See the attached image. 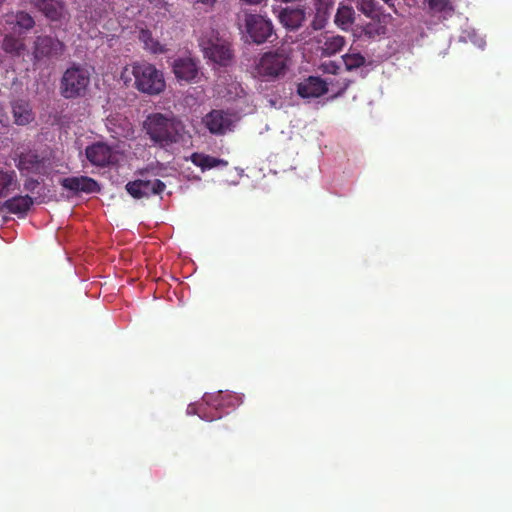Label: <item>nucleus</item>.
<instances>
[{
    "label": "nucleus",
    "instance_id": "aec40b11",
    "mask_svg": "<svg viewBox=\"0 0 512 512\" xmlns=\"http://www.w3.org/2000/svg\"><path fill=\"white\" fill-rule=\"evenodd\" d=\"M18 168L20 171H26L33 174L45 173V161L38 154L29 152L21 154L19 157Z\"/></svg>",
    "mask_w": 512,
    "mask_h": 512
},
{
    "label": "nucleus",
    "instance_id": "20e7f679",
    "mask_svg": "<svg viewBox=\"0 0 512 512\" xmlns=\"http://www.w3.org/2000/svg\"><path fill=\"white\" fill-rule=\"evenodd\" d=\"M90 72L80 64L73 63L60 79V94L65 99H76L85 96L90 84Z\"/></svg>",
    "mask_w": 512,
    "mask_h": 512
},
{
    "label": "nucleus",
    "instance_id": "e433bc0d",
    "mask_svg": "<svg viewBox=\"0 0 512 512\" xmlns=\"http://www.w3.org/2000/svg\"><path fill=\"white\" fill-rule=\"evenodd\" d=\"M388 6L394 7L393 0H383Z\"/></svg>",
    "mask_w": 512,
    "mask_h": 512
},
{
    "label": "nucleus",
    "instance_id": "cd10ccee",
    "mask_svg": "<svg viewBox=\"0 0 512 512\" xmlns=\"http://www.w3.org/2000/svg\"><path fill=\"white\" fill-rule=\"evenodd\" d=\"M356 7L372 20L378 19L380 16V6L376 0H356Z\"/></svg>",
    "mask_w": 512,
    "mask_h": 512
},
{
    "label": "nucleus",
    "instance_id": "1a4fd4ad",
    "mask_svg": "<svg viewBox=\"0 0 512 512\" xmlns=\"http://www.w3.org/2000/svg\"><path fill=\"white\" fill-rule=\"evenodd\" d=\"M203 124L211 134L224 135L232 130L234 120L231 113L214 109L205 115Z\"/></svg>",
    "mask_w": 512,
    "mask_h": 512
},
{
    "label": "nucleus",
    "instance_id": "473e14b6",
    "mask_svg": "<svg viewBox=\"0 0 512 512\" xmlns=\"http://www.w3.org/2000/svg\"><path fill=\"white\" fill-rule=\"evenodd\" d=\"M322 67L324 68L325 72L331 74H336L339 69V66L333 61L323 63Z\"/></svg>",
    "mask_w": 512,
    "mask_h": 512
},
{
    "label": "nucleus",
    "instance_id": "ddd939ff",
    "mask_svg": "<svg viewBox=\"0 0 512 512\" xmlns=\"http://www.w3.org/2000/svg\"><path fill=\"white\" fill-rule=\"evenodd\" d=\"M327 91V83L316 76H310L297 85V93L301 98H318Z\"/></svg>",
    "mask_w": 512,
    "mask_h": 512
},
{
    "label": "nucleus",
    "instance_id": "393cba45",
    "mask_svg": "<svg viewBox=\"0 0 512 512\" xmlns=\"http://www.w3.org/2000/svg\"><path fill=\"white\" fill-rule=\"evenodd\" d=\"M346 44L343 36L333 35L325 38L322 46V55L332 56L340 52Z\"/></svg>",
    "mask_w": 512,
    "mask_h": 512
},
{
    "label": "nucleus",
    "instance_id": "a211bd4d",
    "mask_svg": "<svg viewBox=\"0 0 512 512\" xmlns=\"http://www.w3.org/2000/svg\"><path fill=\"white\" fill-rule=\"evenodd\" d=\"M34 204V200L29 195H18L14 196L10 199H7L3 203V209L8 213L18 215L19 217H24L31 209Z\"/></svg>",
    "mask_w": 512,
    "mask_h": 512
},
{
    "label": "nucleus",
    "instance_id": "6ab92c4d",
    "mask_svg": "<svg viewBox=\"0 0 512 512\" xmlns=\"http://www.w3.org/2000/svg\"><path fill=\"white\" fill-rule=\"evenodd\" d=\"M2 49L12 57H21L27 51L25 37L14 33H7L2 40Z\"/></svg>",
    "mask_w": 512,
    "mask_h": 512
},
{
    "label": "nucleus",
    "instance_id": "9d476101",
    "mask_svg": "<svg viewBox=\"0 0 512 512\" xmlns=\"http://www.w3.org/2000/svg\"><path fill=\"white\" fill-rule=\"evenodd\" d=\"M126 191L135 199L148 198L151 195L161 194L166 185L159 179H136L130 181L125 186Z\"/></svg>",
    "mask_w": 512,
    "mask_h": 512
},
{
    "label": "nucleus",
    "instance_id": "bb28decb",
    "mask_svg": "<svg viewBox=\"0 0 512 512\" xmlns=\"http://www.w3.org/2000/svg\"><path fill=\"white\" fill-rule=\"evenodd\" d=\"M428 7L433 14H441L444 19L454 14V6L450 0H428Z\"/></svg>",
    "mask_w": 512,
    "mask_h": 512
},
{
    "label": "nucleus",
    "instance_id": "412c9836",
    "mask_svg": "<svg viewBox=\"0 0 512 512\" xmlns=\"http://www.w3.org/2000/svg\"><path fill=\"white\" fill-rule=\"evenodd\" d=\"M12 114L14 123L19 126L28 125L35 118L30 103L25 100H16L12 103Z\"/></svg>",
    "mask_w": 512,
    "mask_h": 512
},
{
    "label": "nucleus",
    "instance_id": "9b49d317",
    "mask_svg": "<svg viewBox=\"0 0 512 512\" xmlns=\"http://www.w3.org/2000/svg\"><path fill=\"white\" fill-rule=\"evenodd\" d=\"M87 160L97 167H107L116 161L112 148L104 142H95L85 148Z\"/></svg>",
    "mask_w": 512,
    "mask_h": 512
},
{
    "label": "nucleus",
    "instance_id": "2eb2a0df",
    "mask_svg": "<svg viewBox=\"0 0 512 512\" xmlns=\"http://www.w3.org/2000/svg\"><path fill=\"white\" fill-rule=\"evenodd\" d=\"M61 185L75 193H95L100 191V186L96 180L87 176L66 177L61 180Z\"/></svg>",
    "mask_w": 512,
    "mask_h": 512
},
{
    "label": "nucleus",
    "instance_id": "4be33fe9",
    "mask_svg": "<svg viewBox=\"0 0 512 512\" xmlns=\"http://www.w3.org/2000/svg\"><path fill=\"white\" fill-rule=\"evenodd\" d=\"M204 400L215 407L218 406H237L241 403V398L230 392L219 391L216 395H205Z\"/></svg>",
    "mask_w": 512,
    "mask_h": 512
},
{
    "label": "nucleus",
    "instance_id": "7ed1b4c3",
    "mask_svg": "<svg viewBox=\"0 0 512 512\" xmlns=\"http://www.w3.org/2000/svg\"><path fill=\"white\" fill-rule=\"evenodd\" d=\"M128 71L134 76V86L138 91L154 96L165 90L166 83L163 72L153 64L146 61L133 62L125 67L122 77Z\"/></svg>",
    "mask_w": 512,
    "mask_h": 512
},
{
    "label": "nucleus",
    "instance_id": "f8f14e48",
    "mask_svg": "<svg viewBox=\"0 0 512 512\" xmlns=\"http://www.w3.org/2000/svg\"><path fill=\"white\" fill-rule=\"evenodd\" d=\"M173 72L178 81L198 82L199 67L192 58H178L173 63Z\"/></svg>",
    "mask_w": 512,
    "mask_h": 512
},
{
    "label": "nucleus",
    "instance_id": "7c9ffc66",
    "mask_svg": "<svg viewBox=\"0 0 512 512\" xmlns=\"http://www.w3.org/2000/svg\"><path fill=\"white\" fill-rule=\"evenodd\" d=\"M385 33V27L377 23H367L362 28V35L369 39H373Z\"/></svg>",
    "mask_w": 512,
    "mask_h": 512
},
{
    "label": "nucleus",
    "instance_id": "72a5a7b5",
    "mask_svg": "<svg viewBox=\"0 0 512 512\" xmlns=\"http://www.w3.org/2000/svg\"><path fill=\"white\" fill-rule=\"evenodd\" d=\"M217 0H197L198 3L207 5V6H213Z\"/></svg>",
    "mask_w": 512,
    "mask_h": 512
},
{
    "label": "nucleus",
    "instance_id": "5701e85b",
    "mask_svg": "<svg viewBox=\"0 0 512 512\" xmlns=\"http://www.w3.org/2000/svg\"><path fill=\"white\" fill-rule=\"evenodd\" d=\"M355 20V11L353 7L340 4L336 15L335 24L343 30H347Z\"/></svg>",
    "mask_w": 512,
    "mask_h": 512
},
{
    "label": "nucleus",
    "instance_id": "0eeeda50",
    "mask_svg": "<svg viewBox=\"0 0 512 512\" xmlns=\"http://www.w3.org/2000/svg\"><path fill=\"white\" fill-rule=\"evenodd\" d=\"M65 44L59 39L49 35H39L33 42V59L35 62L44 58H60L65 51Z\"/></svg>",
    "mask_w": 512,
    "mask_h": 512
},
{
    "label": "nucleus",
    "instance_id": "4468645a",
    "mask_svg": "<svg viewBox=\"0 0 512 512\" xmlns=\"http://www.w3.org/2000/svg\"><path fill=\"white\" fill-rule=\"evenodd\" d=\"M279 22L288 30L299 29L306 19L305 7H286L278 14Z\"/></svg>",
    "mask_w": 512,
    "mask_h": 512
},
{
    "label": "nucleus",
    "instance_id": "c756f323",
    "mask_svg": "<svg viewBox=\"0 0 512 512\" xmlns=\"http://www.w3.org/2000/svg\"><path fill=\"white\" fill-rule=\"evenodd\" d=\"M139 39L143 42L145 49L154 54L164 52L163 46L152 37L151 31L142 29L139 33Z\"/></svg>",
    "mask_w": 512,
    "mask_h": 512
},
{
    "label": "nucleus",
    "instance_id": "f3484780",
    "mask_svg": "<svg viewBox=\"0 0 512 512\" xmlns=\"http://www.w3.org/2000/svg\"><path fill=\"white\" fill-rule=\"evenodd\" d=\"M6 23L13 29H17L20 34L31 31L36 24L34 17L30 13L23 10L7 14Z\"/></svg>",
    "mask_w": 512,
    "mask_h": 512
},
{
    "label": "nucleus",
    "instance_id": "39448f33",
    "mask_svg": "<svg viewBox=\"0 0 512 512\" xmlns=\"http://www.w3.org/2000/svg\"><path fill=\"white\" fill-rule=\"evenodd\" d=\"M243 27L249 41L256 45L264 44L275 35L272 21L260 14L245 12Z\"/></svg>",
    "mask_w": 512,
    "mask_h": 512
},
{
    "label": "nucleus",
    "instance_id": "dca6fc26",
    "mask_svg": "<svg viewBox=\"0 0 512 512\" xmlns=\"http://www.w3.org/2000/svg\"><path fill=\"white\" fill-rule=\"evenodd\" d=\"M334 3V0H313L314 17L311 27L314 30H321L326 26Z\"/></svg>",
    "mask_w": 512,
    "mask_h": 512
},
{
    "label": "nucleus",
    "instance_id": "a878e982",
    "mask_svg": "<svg viewBox=\"0 0 512 512\" xmlns=\"http://www.w3.org/2000/svg\"><path fill=\"white\" fill-rule=\"evenodd\" d=\"M16 185L17 178L14 171L0 170V198L7 197Z\"/></svg>",
    "mask_w": 512,
    "mask_h": 512
},
{
    "label": "nucleus",
    "instance_id": "f03ea898",
    "mask_svg": "<svg viewBox=\"0 0 512 512\" xmlns=\"http://www.w3.org/2000/svg\"><path fill=\"white\" fill-rule=\"evenodd\" d=\"M144 129L150 140L161 148L177 143L181 137V124L161 113L148 115Z\"/></svg>",
    "mask_w": 512,
    "mask_h": 512
},
{
    "label": "nucleus",
    "instance_id": "f257e3e1",
    "mask_svg": "<svg viewBox=\"0 0 512 512\" xmlns=\"http://www.w3.org/2000/svg\"><path fill=\"white\" fill-rule=\"evenodd\" d=\"M291 58L287 49L279 47L259 54L253 65V76L264 82L283 79L289 71Z\"/></svg>",
    "mask_w": 512,
    "mask_h": 512
},
{
    "label": "nucleus",
    "instance_id": "c9c22d12",
    "mask_svg": "<svg viewBox=\"0 0 512 512\" xmlns=\"http://www.w3.org/2000/svg\"><path fill=\"white\" fill-rule=\"evenodd\" d=\"M150 172H152L153 175H156V173L153 172V168H151V169L147 168L145 170L140 171L139 173L143 176L145 173H150Z\"/></svg>",
    "mask_w": 512,
    "mask_h": 512
},
{
    "label": "nucleus",
    "instance_id": "f704fd0d",
    "mask_svg": "<svg viewBox=\"0 0 512 512\" xmlns=\"http://www.w3.org/2000/svg\"><path fill=\"white\" fill-rule=\"evenodd\" d=\"M201 418H202V419H204V420H206V421H213V420H215V419L221 418V415H220V414H218V415L213 416V417H208V416L204 415V416H201Z\"/></svg>",
    "mask_w": 512,
    "mask_h": 512
},
{
    "label": "nucleus",
    "instance_id": "c85d7f7f",
    "mask_svg": "<svg viewBox=\"0 0 512 512\" xmlns=\"http://www.w3.org/2000/svg\"><path fill=\"white\" fill-rule=\"evenodd\" d=\"M346 70L353 71L366 64V58L358 51L350 49L342 56Z\"/></svg>",
    "mask_w": 512,
    "mask_h": 512
},
{
    "label": "nucleus",
    "instance_id": "b1692460",
    "mask_svg": "<svg viewBox=\"0 0 512 512\" xmlns=\"http://www.w3.org/2000/svg\"><path fill=\"white\" fill-rule=\"evenodd\" d=\"M191 161L194 165L200 167L203 171L215 168L220 165H227V161L223 159L215 158L201 153H193L191 155Z\"/></svg>",
    "mask_w": 512,
    "mask_h": 512
},
{
    "label": "nucleus",
    "instance_id": "423d86ee",
    "mask_svg": "<svg viewBox=\"0 0 512 512\" xmlns=\"http://www.w3.org/2000/svg\"><path fill=\"white\" fill-rule=\"evenodd\" d=\"M28 2L55 26L66 25L70 20V13L62 0H28Z\"/></svg>",
    "mask_w": 512,
    "mask_h": 512
},
{
    "label": "nucleus",
    "instance_id": "2f4dec72",
    "mask_svg": "<svg viewBox=\"0 0 512 512\" xmlns=\"http://www.w3.org/2000/svg\"><path fill=\"white\" fill-rule=\"evenodd\" d=\"M39 181L34 178H28L24 181V189L29 192H34L35 189L39 186Z\"/></svg>",
    "mask_w": 512,
    "mask_h": 512
},
{
    "label": "nucleus",
    "instance_id": "6e6552de",
    "mask_svg": "<svg viewBox=\"0 0 512 512\" xmlns=\"http://www.w3.org/2000/svg\"><path fill=\"white\" fill-rule=\"evenodd\" d=\"M203 52L205 57L220 66H228L233 59V51L231 45L225 39L212 37L207 41H203Z\"/></svg>",
    "mask_w": 512,
    "mask_h": 512
},
{
    "label": "nucleus",
    "instance_id": "4c0bfd02",
    "mask_svg": "<svg viewBox=\"0 0 512 512\" xmlns=\"http://www.w3.org/2000/svg\"><path fill=\"white\" fill-rule=\"evenodd\" d=\"M5 0H0V4L3 3Z\"/></svg>",
    "mask_w": 512,
    "mask_h": 512
}]
</instances>
